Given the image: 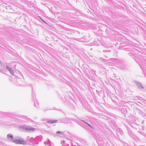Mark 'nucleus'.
Returning <instances> with one entry per match:
<instances>
[{"label":"nucleus","mask_w":146,"mask_h":146,"mask_svg":"<svg viewBox=\"0 0 146 146\" xmlns=\"http://www.w3.org/2000/svg\"><path fill=\"white\" fill-rule=\"evenodd\" d=\"M13 142L17 144H25L26 143L25 141L21 139H17L13 140Z\"/></svg>","instance_id":"nucleus-1"},{"label":"nucleus","mask_w":146,"mask_h":146,"mask_svg":"<svg viewBox=\"0 0 146 146\" xmlns=\"http://www.w3.org/2000/svg\"><path fill=\"white\" fill-rule=\"evenodd\" d=\"M57 121L56 120H54V121H48L47 122V123H48L49 124H52L54 123H55L57 122Z\"/></svg>","instance_id":"nucleus-2"},{"label":"nucleus","mask_w":146,"mask_h":146,"mask_svg":"<svg viewBox=\"0 0 146 146\" xmlns=\"http://www.w3.org/2000/svg\"><path fill=\"white\" fill-rule=\"evenodd\" d=\"M7 69L9 70L10 72L12 74H14V72L12 71L11 69L9 66H7Z\"/></svg>","instance_id":"nucleus-3"},{"label":"nucleus","mask_w":146,"mask_h":146,"mask_svg":"<svg viewBox=\"0 0 146 146\" xmlns=\"http://www.w3.org/2000/svg\"><path fill=\"white\" fill-rule=\"evenodd\" d=\"M27 130H29V131H34L35 129L33 128H29V127L27 129Z\"/></svg>","instance_id":"nucleus-4"},{"label":"nucleus","mask_w":146,"mask_h":146,"mask_svg":"<svg viewBox=\"0 0 146 146\" xmlns=\"http://www.w3.org/2000/svg\"><path fill=\"white\" fill-rule=\"evenodd\" d=\"M85 123H86L87 125H88V126H89L90 127H91L92 128H93L91 126V125L90 124L86 122H85Z\"/></svg>","instance_id":"nucleus-5"},{"label":"nucleus","mask_w":146,"mask_h":146,"mask_svg":"<svg viewBox=\"0 0 146 146\" xmlns=\"http://www.w3.org/2000/svg\"><path fill=\"white\" fill-rule=\"evenodd\" d=\"M56 133L57 134H62V132L61 131H58L56 132Z\"/></svg>","instance_id":"nucleus-6"},{"label":"nucleus","mask_w":146,"mask_h":146,"mask_svg":"<svg viewBox=\"0 0 146 146\" xmlns=\"http://www.w3.org/2000/svg\"><path fill=\"white\" fill-rule=\"evenodd\" d=\"M9 137H11V138H13V136L12 135H7V136L8 137H9Z\"/></svg>","instance_id":"nucleus-7"}]
</instances>
